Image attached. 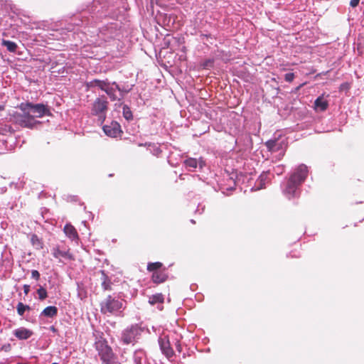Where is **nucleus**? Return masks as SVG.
<instances>
[{"label":"nucleus","mask_w":364,"mask_h":364,"mask_svg":"<svg viewBox=\"0 0 364 364\" xmlns=\"http://www.w3.org/2000/svg\"><path fill=\"white\" fill-rule=\"evenodd\" d=\"M308 175V168L304 164L298 166L287 181L282 186V193L289 199L297 197L300 193V186Z\"/></svg>","instance_id":"1"},{"label":"nucleus","mask_w":364,"mask_h":364,"mask_svg":"<svg viewBox=\"0 0 364 364\" xmlns=\"http://www.w3.org/2000/svg\"><path fill=\"white\" fill-rule=\"evenodd\" d=\"M265 146L268 151L272 154H277L276 157L278 160H280L284 156L287 148V142L285 138H279L268 140L266 141Z\"/></svg>","instance_id":"2"},{"label":"nucleus","mask_w":364,"mask_h":364,"mask_svg":"<svg viewBox=\"0 0 364 364\" xmlns=\"http://www.w3.org/2000/svg\"><path fill=\"white\" fill-rule=\"evenodd\" d=\"M123 308L122 301L112 296H108L101 303V311L102 314H115L120 312Z\"/></svg>","instance_id":"3"},{"label":"nucleus","mask_w":364,"mask_h":364,"mask_svg":"<svg viewBox=\"0 0 364 364\" xmlns=\"http://www.w3.org/2000/svg\"><path fill=\"white\" fill-rule=\"evenodd\" d=\"M95 346L102 362L106 364H109L113 353L112 348L107 345L106 340L102 337L97 338L95 343Z\"/></svg>","instance_id":"4"},{"label":"nucleus","mask_w":364,"mask_h":364,"mask_svg":"<svg viewBox=\"0 0 364 364\" xmlns=\"http://www.w3.org/2000/svg\"><path fill=\"white\" fill-rule=\"evenodd\" d=\"M107 106L108 102L105 96L97 97L92 104V114L97 116L102 123L106 118Z\"/></svg>","instance_id":"5"},{"label":"nucleus","mask_w":364,"mask_h":364,"mask_svg":"<svg viewBox=\"0 0 364 364\" xmlns=\"http://www.w3.org/2000/svg\"><path fill=\"white\" fill-rule=\"evenodd\" d=\"M142 331L143 328L138 324L132 325L123 331L122 341L125 344L132 343L139 338Z\"/></svg>","instance_id":"6"},{"label":"nucleus","mask_w":364,"mask_h":364,"mask_svg":"<svg viewBox=\"0 0 364 364\" xmlns=\"http://www.w3.org/2000/svg\"><path fill=\"white\" fill-rule=\"evenodd\" d=\"M20 108L21 110H29L32 116L34 117V119L36 117H42L49 112L47 106L44 105L43 104L33 105L32 103L28 102L26 104H21Z\"/></svg>","instance_id":"7"},{"label":"nucleus","mask_w":364,"mask_h":364,"mask_svg":"<svg viewBox=\"0 0 364 364\" xmlns=\"http://www.w3.org/2000/svg\"><path fill=\"white\" fill-rule=\"evenodd\" d=\"M22 113H18L14 116L16 122L23 127L32 128L38 122L30 113L29 110H22Z\"/></svg>","instance_id":"8"},{"label":"nucleus","mask_w":364,"mask_h":364,"mask_svg":"<svg viewBox=\"0 0 364 364\" xmlns=\"http://www.w3.org/2000/svg\"><path fill=\"white\" fill-rule=\"evenodd\" d=\"M53 256L58 259L59 262H62V258L68 260H74V256L70 253L68 248L60 249L59 245L55 246L51 249Z\"/></svg>","instance_id":"9"},{"label":"nucleus","mask_w":364,"mask_h":364,"mask_svg":"<svg viewBox=\"0 0 364 364\" xmlns=\"http://www.w3.org/2000/svg\"><path fill=\"white\" fill-rule=\"evenodd\" d=\"M119 90V85L116 82L107 81L104 91L109 96L112 101L120 100V97H118L117 92Z\"/></svg>","instance_id":"10"},{"label":"nucleus","mask_w":364,"mask_h":364,"mask_svg":"<svg viewBox=\"0 0 364 364\" xmlns=\"http://www.w3.org/2000/svg\"><path fill=\"white\" fill-rule=\"evenodd\" d=\"M105 134L110 137H117L121 133V127L117 122H112L110 124L105 125L102 127Z\"/></svg>","instance_id":"11"},{"label":"nucleus","mask_w":364,"mask_h":364,"mask_svg":"<svg viewBox=\"0 0 364 364\" xmlns=\"http://www.w3.org/2000/svg\"><path fill=\"white\" fill-rule=\"evenodd\" d=\"M186 168L190 171H194L199 167L202 168L205 166V161L202 158L197 159L196 158L189 157L183 161Z\"/></svg>","instance_id":"12"},{"label":"nucleus","mask_w":364,"mask_h":364,"mask_svg":"<svg viewBox=\"0 0 364 364\" xmlns=\"http://www.w3.org/2000/svg\"><path fill=\"white\" fill-rule=\"evenodd\" d=\"M159 344L162 353L166 357L170 358L173 355V350L171 348L169 341L166 336L159 338Z\"/></svg>","instance_id":"13"},{"label":"nucleus","mask_w":364,"mask_h":364,"mask_svg":"<svg viewBox=\"0 0 364 364\" xmlns=\"http://www.w3.org/2000/svg\"><path fill=\"white\" fill-rule=\"evenodd\" d=\"M108 80H101L98 79H94L86 82V87L88 90H94L98 88L104 91L105 86L107 83Z\"/></svg>","instance_id":"14"},{"label":"nucleus","mask_w":364,"mask_h":364,"mask_svg":"<svg viewBox=\"0 0 364 364\" xmlns=\"http://www.w3.org/2000/svg\"><path fill=\"white\" fill-rule=\"evenodd\" d=\"M13 333L19 340H26L33 335V331L28 328L21 327L15 329Z\"/></svg>","instance_id":"15"},{"label":"nucleus","mask_w":364,"mask_h":364,"mask_svg":"<svg viewBox=\"0 0 364 364\" xmlns=\"http://www.w3.org/2000/svg\"><path fill=\"white\" fill-rule=\"evenodd\" d=\"M328 107V102L324 99L323 95L319 96L314 102V109L316 112H323Z\"/></svg>","instance_id":"16"},{"label":"nucleus","mask_w":364,"mask_h":364,"mask_svg":"<svg viewBox=\"0 0 364 364\" xmlns=\"http://www.w3.org/2000/svg\"><path fill=\"white\" fill-rule=\"evenodd\" d=\"M116 32V26L113 23L107 26L105 28L100 31V34L105 36V40L108 38H112L114 36Z\"/></svg>","instance_id":"17"},{"label":"nucleus","mask_w":364,"mask_h":364,"mask_svg":"<svg viewBox=\"0 0 364 364\" xmlns=\"http://www.w3.org/2000/svg\"><path fill=\"white\" fill-rule=\"evenodd\" d=\"M63 230H64V232L66 235V236L68 237H69L70 240H78V238H79L78 234L77 232V230L73 225H71L70 224L65 225Z\"/></svg>","instance_id":"18"},{"label":"nucleus","mask_w":364,"mask_h":364,"mask_svg":"<svg viewBox=\"0 0 364 364\" xmlns=\"http://www.w3.org/2000/svg\"><path fill=\"white\" fill-rule=\"evenodd\" d=\"M167 277L168 276L165 271H155L152 274V280L156 284H160L165 282Z\"/></svg>","instance_id":"19"},{"label":"nucleus","mask_w":364,"mask_h":364,"mask_svg":"<svg viewBox=\"0 0 364 364\" xmlns=\"http://www.w3.org/2000/svg\"><path fill=\"white\" fill-rule=\"evenodd\" d=\"M58 314V308L54 306H49L46 307L41 313L40 316H45L48 318H53Z\"/></svg>","instance_id":"20"},{"label":"nucleus","mask_w":364,"mask_h":364,"mask_svg":"<svg viewBox=\"0 0 364 364\" xmlns=\"http://www.w3.org/2000/svg\"><path fill=\"white\" fill-rule=\"evenodd\" d=\"M269 173H262L256 182L255 190H259L265 187L266 183L269 181Z\"/></svg>","instance_id":"21"},{"label":"nucleus","mask_w":364,"mask_h":364,"mask_svg":"<svg viewBox=\"0 0 364 364\" xmlns=\"http://www.w3.org/2000/svg\"><path fill=\"white\" fill-rule=\"evenodd\" d=\"M101 273V280H102V289L106 290H111V286L112 282L111 279L109 278V277L106 274L104 270H100Z\"/></svg>","instance_id":"22"},{"label":"nucleus","mask_w":364,"mask_h":364,"mask_svg":"<svg viewBox=\"0 0 364 364\" xmlns=\"http://www.w3.org/2000/svg\"><path fill=\"white\" fill-rule=\"evenodd\" d=\"M1 46H5L7 50L11 53H15L18 48L17 44L15 42L5 39H2Z\"/></svg>","instance_id":"23"},{"label":"nucleus","mask_w":364,"mask_h":364,"mask_svg":"<svg viewBox=\"0 0 364 364\" xmlns=\"http://www.w3.org/2000/svg\"><path fill=\"white\" fill-rule=\"evenodd\" d=\"M145 353L143 350H136L133 356L134 364H143V361L145 360Z\"/></svg>","instance_id":"24"},{"label":"nucleus","mask_w":364,"mask_h":364,"mask_svg":"<svg viewBox=\"0 0 364 364\" xmlns=\"http://www.w3.org/2000/svg\"><path fill=\"white\" fill-rule=\"evenodd\" d=\"M164 296L161 294H154L149 298V302L151 305L159 304L161 306L164 302Z\"/></svg>","instance_id":"25"},{"label":"nucleus","mask_w":364,"mask_h":364,"mask_svg":"<svg viewBox=\"0 0 364 364\" xmlns=\"http://www.w3.org/2000/svg\"><path fill=\"white\" fill-rule=\"evenodd\" d=\"M14 132L13 128L8 124H0V135L9 136Z\"/></svg>","instance_id":"26"},{"label":"nucleus","mask_w":364,"mask_h":364,"mask_svg":"<svg viewBox=\"0 0 364 364\" xmlns=\"http://www.w3.org/2000/svg\"><path fill=\"white\" fill-rule=\"evenodd\" d=\"M31 242L33 245V246L35 247V248L37 250H41L43 247V242L36 235H31Z\"/></svg>","instance_id":"27"},{"label":"nucleus","mask_w":364,"mask_h":364,"mask_svg":"<svg viewBox=\"0 0 364 364\" xmlns=\"http://www.w3.org/2000/svg\"><path fill=\"white\" fill-rule=\"evenodd\" d=\"M30 306L26 304H23L22 302H18L16 306V311L19 316H23L26 311L29 310Z\"/></svg>","instance_id":"28"},{"label":"nucleus","mask_w":364,"mask_h":364,"mask_svg":"<svg viewBox=\"0 0 364 364\" xmlns=\"http://www.w3.org/2000/svg\"><path fill=\"white\" fill-rule=\"evenodd\" d=\"M162 267V263L159 262H150L147 264V270L150 272L160 271V268Z\"/></svg>","instance_id":"29"},{"label":"nucleus","mask_w":364,"mask_h":364,"mask_svg":"<svg viewBox=\"0 0 364 364\" xmlns=\"http://www.w3.org/2000/svg\"><path fill=\"white\" fill-rule=\"evenodd\" d=\"M123 117L127 120H132L133 118L132 112L127 105H124L122 109Z\"/></svg>","instance_id":"30"},{"label":"nucleus","mask_w":364,"mask_h":364,"mask_svg":"<svg viewBox=\"0 0 364 364\" xmlns=\"http://www.w3.org/2000/svg\"><path fill=\"white\" fill-rule=\"evenodd\" d=\"M37 294H38V299L40 300H44L47 298L48 296V293H47V291L46 289L43 287H40L39 289H38L37 290Z\"/></svg>","instance_id":"31"},{"label":"nucleus","mask_w":364,"mask_h":364,"mask_svg":"<svg viewBox=\"0 0 364 364\" xmlns=\"http://www.w3.org/2000/svg\"><path fill=\"white\" fill-rule=\"evenodd\" d=\"M236 185V182L235 179L233 178V176H230L228 178V187L226 188L228 191H232L235 189Z\"/></svg>","instance_id":"32"},{"label":"nucleus","mask_w":364,"mask_h":364,"mask_svg":"<svg viewBox=\"0 0 364 364\" xmlns=\"http://www.w3.org/2000/svg\"><path fill=\"white\" fill-rule=\"evenodd\" d=\"M130 91V89L121 87L119 86V90H118V97H120V100L124 97V95L128 93Z\"/></svg>","instance_id":"33"},{"label":"nucleus","mask_w":364,"mask_h":364,"mask_svg":"<svg viewBox=\"0 0 364 364\" xmlns=\"http://www.w3.org/2000/svg\"><path fill=\"white\" fill-rule=\"evenodd\" d=\"M274 173L278 176L281 175L284 171V166L279 165L274 168Z\"/></svg>","instance_id":"34"},{"label":"nucleus","mask_w":364,"mask_h":364,"mask_svg":"<svg viewBox=\"0 0 364 364\" xmlns=\"http://www.w3.org/2000/svg\"><path fill=\"white\" fill-rule=\"evenodd\" d=\"M294 74L293 73H288L284 75V80L288 82H291L294 79Z\"/></svg>","instance_id":"35"},{"label":"nucleus","mask_w":364,"mask_h":364,"mask_svg":"<svg viewBox=\"0 0 364 364\" xmlns=\"http://www.w3.org/2000/svg\"><path fill=\"white\" fill-rule=\"evenodd\" d=\"M14 13L16 14L18 16H23L28 18V16L26 14V12L21 9H15V10H14Z\"/></svg>","instance_id":"36"},{"label":"nucleus","mask_w":364,"mask_h":364,"mask_svg":"<svg viewBox=\"0 0 364 364\" xmlns=\"http://www.w3.org/2000/svg\"><path fill=\"white\" fill-rule=\"evenodd\" d=\"M40 273L38 270L33 269L31 271V277L36 280H38L40 279Z\"/></svg>","instance_id":"37"},{"label":"nucleus","mask_w":364,"mask_h":364,"mask_svg":"<svg viewBox=\"0 0 364 364\" xmlns=\"http://www.w3.org/2000/svg\"><path fill=\"white\" fill-rule=\"evenodd\" d=\"M23 288V293L26 295H27L30 291V285L24 284Z\"/></svg>","instance_id":"38"},{"label":"nucleus","mask_w":364,"mask_h":364,"mask_svg":"<svg viewBox=\"0 0 364 364\" xmlns=\"http://www.w3.org/2000/svg\"><path fill=\"white\" fill-rule=\"evenodd\" d=\"M360 0H350V5L352 7H355L359 4Z\"/></svg>","instance_id":"39"},{"label":"nucleus","mask_w":364,"mask_h":364,"mask_svg":"<svg viewBox=\"0 0 364 364\" xmlns=\"http://www.w3.org/2000/svg\"><path fill=\"white\" fill-rule=\"evenodd\" d=\"M176 349L181 352V345L179 343H176Z\"/></svg>","instance_id":"40"},{"label":"nucleus","mask_w":364,"mask_h":364,"mask_svg":"<svg viewBox=\"0 0 364 364\" xmlns=\"http://www.w3.org/2000/svg\"><path fill=\"white\" fill-rule=\"evenodd\" d=\"M203 210H204V207H202L201 208V211L200 212V213H202Z\"/></svg>","instance_id":"41"},{"label":"nucleus","mask_w":364,"mask_h":364,"mask_svg":"<svg viewBox=\"0 0 364 364\" xmlns=\"http://www.w3.org/2000/svg\"><path fill=\"white\" fill-rule=\"evenodd\" d=\"M191 222L192 223H195V221H194L193 220H191Z\"/></svg>","instance_id":"42"},{"label":"nucleus","mask_w":364,"mask_h":364,"mask_svg":"<svg viewBox=\"0 0 364 364\" xmlns=\"http://www.w3.org/2000/svg\"><path fill=\"white\" fill-rule=\"evenodd\" d=\"M3 109V107L0 105V110Z\"/></svg>","instance_id":"43"},{"label":"nucleus","mask_w":364,"mask_h":364,"mask_svg":"<svg viewBox=\"0 0 364 364\" xmlns=\"http://www.w3.org/2000/svg\"><path fill=\"white\" fill-rule=\"evenodd\" d=\"M52 364H57V363H52Z\"/></svg>","instance_id":"44"}]
</instances>
